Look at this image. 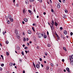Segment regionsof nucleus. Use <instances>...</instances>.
Wrapping results in <instances>:
<instances>
[{"label":"nucleus","mask_w":73,"mask_h":73,"mask_svg":"<svg viewBox=\"0 0 73 73\" xmlns=\"http://www.w3.org/2000/svg\"><path fill=\"white\" fill-rule=\"evenodd\" d=\"M23 14H25L26 13V11H25V9H23Z\"/></svg>","instance_id":"nucleus-8"},{"label":"nucleus","mask_w":73,"mask_h":73,"mask_svg":"<svg viewBox=\"0 0 73 73\" xmlns=\"http://www.w3.org/2000/svg\"><path fill=\"white\" fill-rule=\"evenodd\" d=\"M62 62H64V61H65V60H64V59H62Z\"/></svg>","instance_id":"nucleus-44"},{"label":"nucleus","mask_w":73,"mask_h":73,"mask_svg":"<svg viewBox=\"0 0 73 73\" xmlns=\"http://www.w3.org/2000/svg\"><path fill=\"white\" fill-rule=\"evenodd\" d=\"M17 36L18 38L19 39L20 38V35L19 34H17Z\"/></svg>","instance_id":"nucleus-4"},{"label":"nucleus","mask_w":73,"mask_h":73,"mask_svg":"<svg viewBox=\"0 0 73 73\" xmlns=\"http://www.w3.org/2000/svg\"><path fill=\"white\" fill-rule=\"evenodd\" d=\"M1 57H2V58L3 60H4V58H3V55H1Z\"/></svg>","instance_id":"nucleus-30"},{"label":"nucleus","mask_w":73,"mask_h":73,"mask_svg":"<svg viewBox=\"0 0 73 73\" xmlns=\"http://www.w3.org/2000/svg\"><path fill=\"white\" fill-rule=\"evenodd\" d=\"M52 24H54V21H53V20H52Z\"/></svg>","instance_id":"nucleus-45"},{"label":"nucleus","mask_w":73,"mask_h":73,"mask_svg":"<svg viewBox=\"0 0 73 73\" xmlns=\"http://www.w3.org/2000/svg\"><path fill=\"white\" fill-rule=\"evenodd\" d=\"M43 14L44 15H46V13L45 12L43 13Z\"/></svg>","instance_id":"nucleus-57"},{"label":"nucleus","mask_w":73,"mask_h":73,"mask_svg":"<svg viewBox=\"0 0 73 73\" xmlns=\"http://www.w3.org/2000/svg\"><path fill=\"white\" fill-rule=\"evenodd\" d=\"M41 66L42 68L44 67V65H42V64H41Z\"/></svg>","instance_id":"nucleus-47"},{"label":"nucleus","mask_w":73,"mask_h":73,"mask_svg":"<svg viewBox=\"0 0 73 73\" xmlns=\"http://www.w3.org/2000/svg\"><path fill=\"white\" fill-rule=\"evenodd\" d=\"M50 2L51 3H52V1H51V0H50Z\"/></svg>","instance_id":"nucleus-58"},{"label":"nucleus","mask_w":73,"mask_h":73,"mask_svg":"<svg viewBox=\"0 0 73 73\" xmlns=\"http://www.w3.org/2000/svg\"><path fill=\"white\" fill-rule=\"evenodd\" d=\"M70 62V64L71 65H73V61H71Z\"/></svg>","instance_id":"nucleus-25"},{"label":"nucleus","mask_w":73,"mask_h":73,"mask_svg":"<svg viewBox=\"0 0 73 73\" xmlns=\"http://www.w3.org/2000/svg\"><path fill=\"white\" fill-rule=\"evenodd\" d=\"M25 3L26 4H29V2H28V0H26L25 1Z\"/></svg>","instance_id":"nucleus-10"},{"label":"nucleus","mask_w":73,"mask_h":73,"mask_svg":"<svg viewBox=\"0 0 73 73\" xmlns=\"http://www.w3.org/2000/svg\"><path fill=\"white\" fill-rule=\"evenodd\" d=\"M32 29L33 31H34V32H35V29H34V27H32Z\"/></svg>","instance_id":"nucleus-28"},{"label":"nucleus","mask_w":73,"mask_h":73,"mask_svg":"<svg viewBox=\"0 0 73 73\" xmlns=\"http://www.w3.org/2000/svg\"><path fill=\"white\" fill-rule=\"evenodd\" d=\"M66 69L68 72H70V70H69V68L67 67L66 68Z\"/></svg>","instance_id":"nucleus-7"},{"label":"nucleus","mask_w":73,"mask_h":73,"mask_svg":"<svg viewBox=\"0 0 73 73\" xmlns=\"http://www.w3.org/2000/svg\"><path fill=\"white\" fill-rule=\"evenodd\" d=\"M54 24L56 26V27L58 25V23H57L56 21H55L54 22Z\"/></svg>","instance_id":"nucleus-11"},{"label":"nucleus","mask_w":73,"mask_h":73,"mask_svg":"<svg viewBox=\"0 0 73 73\" xmlns=\"http://www.w3.org/2000/svg\"><path fill=\"white\" fill-rule=\"evenodd\" d=\"M23 73H25V72L24 70H23Z\"/></svg>","instance_id":"nucleus-64"},{"label":"nucleus","mask_w":73,"mask_h":73,"mask_svg":"<svg viewBox=\"0 0 73 73\" xmlns=\"http://www.w3.org/2000/svg\"><path fill=\"white\" fill-rule=\"evenodd\" d=\"M25 52L26 53V54H27V50H25Z\"/></svg>","instance_id":"nucleus-63"},{"label":"nucleus","mask_w":73,"mask_h":73,"mask_svg":"<svg viewBox=\"0 0 73 73\" xmlns=\"http://www.w3.org/2000/svg\"><path fill=\"white\" fill-rule=\"evenodd\" d=\"M50 71H53V68H50Z\"/></svg>","instance_id":"nucleus-27"},{"label":"nucleus","mask_w":73,"mask_h":73,"mask_svg":"<svg viewBox=\"0 0 73 73\" xmlns=\"http://www.w3.org/2000/svg\"><path fill=\"white\" fill-rule=\"evenodd\" d=\"M6 55L7 56H9V53L8 52L6 53Z\"/></svg>","instance_id":"nucleus-42"},{"label":"nucleus","mask_w":73,"mask_h":73,"mask_svg":"<svg viewBox=\"0 0 73 73\" xmlns=\"http://www.w3.org/2000/svg\"><path fill=\"white\" fill-rule=\"evenodd\" d=\"M28 12H29V13H30L31 15H33V13H32V11H31V10H29Z\"/></svg>","instance_id":"nucleus-3"},{"label":"nucleus","mask_w":73,"mask_h":73,"mask_svg":"<svg viewBox=\"0 0 73 73\" xmlns=\"http://www.w3.org/2000/svg\"><path fill=\"white\" fill-rule=\"evenodd\" d=\"M47 46L48 47H50V46H51V45L50 44H47Z\"/></svg>","instance_id":"nucleus-20"},{"label":"nucleus","mask_w":73,"mask_h":73,"mask_svg":"<svg viewBox=\"0 0 73 73\" xmlns=\"http://www.w3.org/2000/svg\"><path fill=\"white\" fill-rule=\"evenodd\" d=\"M54 23L53 24L52 23H50V27L52 30H53L54 29Z\"/></svg>","instance_id":"nucleus-1"},{"label":"nucleus","mask_w":73,"mask_h":73,"mask_svg":"<svg viewBox=\"0 0 73 73\" xmlns=\"http://www.w3.org/2000/svg\"><path fill=\"white\" fill-rule=\"evenodd\" d=\"M57 7L58 9H60V4L59 3L58 5H57Z\"/></svg>","instance_id":"nucleus-12"},{"label":"nucleus","mask_w":73,"mask_h":73,"mask_svg":"<svg viewBox=\"0 0 73 73\" xmlns=\"http://www.w3.org/2000/svg\"><path fill=\"white\" fill-rule=\"evenodd\" d=\"M60 29L61 30H62V29H63V28H62V27H60Z\"/></svg>","instance_id":"nucleus-41"},{"label":"nucleus","mask_w":73,"mask_h":73,"mask_svg":"<svg viewBox=\"0 0 73 73\" xmlns=\"http://www.w3.org/2000/svg\"><path fill=\"white\" fill-rule=\"evenodd\" d=\"M65 2H66L65 0H63V3H65Z\"/></svg>","instance_id":"nucleus-38"},{"label":"nucleus","mask_w":73,"mask_h":73,"mask_svg":"<svg viewBox=\"0 0 73 73\" xmlns=\"http://www.w3.org/2000/svg\"><path fill=\"white\" fill-rule=\"evenodd\" d=\"M16 7H19V4H18V3H17V4H16Z\"/></svg>","instance_id":"nucleus-29"},{"label":"nucleus","mask_w":73,"mask_h":73,"mask_svg":"<svg viewBox=\"0 0 73 73\" xmlns=\"http://www.w3.org/2000/svg\"><path fill=\"white\" fill-rule=\"evenodd\" d=\"M3 69L1 67H0V70H2Z\"/></svg>","instance_id":"nucleus-49"},{"label":"nucleus","mask_w":73,"mask_h":73,"mask_svg":"<svg viewBox=\"0 0 73 73\" xmlns=\"http://www.w3.org/2000/svg\"><path fill=\"white\" fill-rule=\"evenodd\" d=\"M23 35H25V33H24V32H23Z\"/></svg>","instance_id":"nucleus-55"},{"label":"nucleus","mask_w":73,"mask_h":73,"mask_svg":"<svg viewBox=\"0 0 73 73\" xmlns=\"http://www.w3.org/2000/svg\"><path fill=\"white\" fill-rule=\"evenodd\" d=\"M4 66V64H1V66L3 67Z\"/></svg>","instance_id":"nucleus-33"},{"label":"nucleus","mask_w":73,"mask_h":73,"mask_svg":"<svg viewBox=\"0 0 73 73\" xmlns=\"http://www.w3.org/2000/svg\"><path fill=\"white\" fill-rule=\"evenodd\" d=\"M64 72H66V70H65V69H64Z\"/></svg>","instance_id":"nucleus-62"},{"label":"nucleus","mask_w":73,"mask_h":73,"mask_svg":"<svg viewBox=\"0 0 73 73\" xmlns=\"http://www.w3.org/2000/svg\"><path fill=\"white\" fill-rule=\"evenodd\" d=\"M25 49H28V47L25 46Z\"/></svg>","instance_id":"nucleus-43"},{"label":"nucleus","mask_w":73,"mask_h":73,"mask_svg":"<svg viewBox=\"0 0 73 73\" xmlns=\"http://www.w3.org/2000/svg\"><path fill=\"white\" fill-rule=\"evenodd\" d=\"M44 64H46V61H44Z\"/></svg>","instance_id":"nucleus-59"},{"label":"nucleus","mask_w":73,"mask_h":73,"mask_svg":"<svg viewBox=\"0 0 73 73\" xmlns=\"http://www.w3.org/2000/svg\"><path fill=\"white\" fill-rule=\"evenodd\" d=\"M11 17V15H8V17Z\"/></svg>","instance_id":"nucleus-48"},{"label":"nucleus","mask_w":73,"mask_h":73,"mask_svg":"<svg viewBox=\"0 0 73 73\" xmlns=\"http://www.w3.org/2000/svg\"><path fill=\"white\" fill-rule=\"evenodd\" d=\"M10 20L11 22H13V18H12L11 19H10Z\"/></svg>","instance_id":"nucleus-24"},{"label":"nucleus","mask_w":73,"mask_h":73,"mask_svg":"<svg viewBox=\"0 0 73 73\" xmlns=\"http://www.w3.org/2000/svg\"><path fill=\"white\" fill-rule=\"evenodd\" d=\"M42 0H40V3H42Z\"/></svg>","instance_id":"nucleus-51"},{"label":"nucleus","mask_w":73,"mask_h":73,"mask_svg":"<svg viewBox=\"0 0 73 73\" xmlns=\"http://www.w3.org/2000/svg\"><path fill=\"white\" fill-rule=\"evenodd\" d=\"M6 44H8V43H9V42L8 40H6Z\"/></svg>","instance_id":"nucleus-35"},{"label":"nucleus","mask_w":73,"mask_h":73,"mask_svg":"<svg viewBox=\"0 0 73 73\" xmlns=\"http://www.w3.org/2000/svg\"><path fill=\"white\" fill-rule=\"evenodd\" d=\"M46 69L47 70H49V66H46Z\"/></svg>","instance_id":"nucleus-15"},{"label":"nucleus","mask_w":73,"mask_h":73,"mask_svg":"<svg viewBox=\"0 0 73 73\" xmlns=\"http://www.w3.org/2000/svg\"><path fill=\"white\" fill-rule=\"evenodd\" d=\"M44 54L45 56H47V55H48V54H47V53L46 52H45L44 53Z\"/></svg>","instance_id":"nucleus-37"},{"label":"nucleus","mask_w":73,"mask_h":73,"mask_svg":"<svg viewBox=\"0 0 73 73\" xmlns=\"http://www.w3.org/2000/svg\"><path fill=\"white\" fill-rule=\"evenodd\" d=\"M64 18H66V15L65 14H64Z\"/></svg>","instance_id":"nucleus-26"},{"label":"nucleus","mask_w":73,"mask_h":73,"mask_svg":"<svg viewBox=\"0 0 73 73\" xmlns=\"http://www.w3.org/2000/svg\"><path fill=\"white\" fill-rule=\"evenodd\" d=\"M50 65L52 67H53V66H54V64L52 63H50Z\"/></svg>","instance_id":"nucleus-23"},{"label":"nucleus","mask_w":73,"mask_h":73,"mask_svg":"<svg viewBox=\"0 0 73 73\" xmlns=\"http://www.w3.org/2000/svg\"><path fill=\"white\" fill-rule=\"evenodd\" d=\"M65 13H68V9H65Z\"/></svg>","instance_id":"nucleus-21"},{"label":"nucleus","mask_w":73,"mask_h":73,"mask_svg":"<svg viewBox=\"0 0 73 73\" xmlns=\"http://www.w3.org/2000/svg\"><path fill=\"white\" fill-rule=\"evenodd\" d=\"M15 33L17 35V34H18V31H17V29H16L15 31Z\"/></svg>","instance_id":"nucleus-13"},{"label":"nucleus","mask_w":73,"mask_h":73,"mask_svg":"<svg viewBox=\"0 0 73 73\" xmlns=\"http://www.w3.org/2000/svg\"><path fill=\"white\" fill-rule=\"evenodd\" d=\"M40 61H42V58H40Z\"/></svg>","instance_id":"nucleus-46"},{"label":"nucleus","mask_w":73,"mask_h":73,"mask_svg":"<svg viewBox=\"0 0 73 73\" xmlns=\"http://www.w3.org/2000/svg\"><path fill=\"white\" fill-rule=\"evenodd\" d=\"M22 24H25V23L24 22V21H22Z\"/></svg>","instance_id":"nucleus-52"},{"label":"nucleus","mask_w":73,"mask_h":73,"mask_svg":"<svg viewBox=\"0 0 73 73\" xmlns=\"http://www.w3.org/2000/svg\"><path fill=\"white\" fill-rule=\"evenodd\" d=\"M64 34L65 35H67V32L66 30H64Z\"/></svg>","instance_id":"nucleus-18"},{"label":"nucleus","mask_w":73,"mask_h":73,"mask_svg":"<svg viewBox=\"0 0 73 73\" xmlns=\"http://www.w3.org/2000/svg\"><path fill=\"white\" fill-rule=\"evenodd\" d=\"M41 33H38V37L39 38H41Z\"/></svg>","instance_id":"nucleus-14"},{"label":"nucleus","mask_w":73,"mask_h":73,"mask_svg":"<svg viewBox=\"0 0 73 73\" xmlns=\"http://www.w3.org/2000/svg\"><path fill=\"white\" fill-rule=\"evenodd\" d=\"M63 49L64 50H65V51H66H66H67V50H66V48H65L64 47H63Z\"/></svg>","instance_id":"nucleus-22"},{"label":"nucleus","mask_w":73,"mask_h":73,"mask_svg":"<svg viewBox=\"0 0 73 73\" xmlns=\"http://www.w3.org/2000/svg\"><path fill=\"white\" fill-rule=\"evenodd\" d=\"M3 35H5V32L3 31Z\"/></svg>","instance_id":"nucleus-54"},{"label":"nucleus","mask_w":73,"mask_h":73,"mask_svg":"<svg viewBox=\"0 0 73 73\" xmlns=\"http://www.w3.org/2000/svg\"><path fill=\"white\" fill-rule=\"evenodd\" d=\"M23 40L24 41H26V39L25 38H24L23 39Z\"/></svg>","instance_id":"nucleus-53"},{"label":"nucleus","mask_w":73,"mask_h":73,"mask_svg":"<svg viewBox=\"0 0 73 73\" xmlns=\"http://www.w3.org/2000/svg\"><path fill=\"white\" fill-rule=\"evenodd\" d=\"M47 34L48 35H49V32H48V31H47Z\"/></svg>","instance_id":"nucleus-61"},{"label":"nucleus","mask_w":73,"mask_h":73,"mask_svg":"<svg viewBox=\"0 0 73 73\" xmlns=\"http://www.w3.org/2000/svg\"><path fill=\"white\" fill-rule=\"evenodd\" d=\"M36 67L38 69H39L40 68V65H38V64H36Z\"/></svg>","instance_id":"nucleus-5"},{"label":"nucleus","mask_w":73,"mask_h":73,"mask_svg":"<svg viewBox=\"0 0 73 73\" xmlns=\"http://www.w3.org/2000/svg\"><path fill=\"white\" fill-rule=\"evenodd\" d=\"M7 23H8V24H10V21H7Z\"/></svg>","instance_id":"nucleus-32"},{"label":"nucleus","mask_w":73,"mask_h":73,"mask_svg":"<svg viewBox=\"0 0 73 73\" xmlns=\"http://www.w3.org/2000/svg\"><path fill=\"white\" fill-rule=\"evenodd\" d=\"M70 60V61H73V55H72L71 56H69Z\"/></svg>","instance_id":"nucleus-2"},{"label":"nucleus","mask_w":73,"mask_h":73,"mask_svg":"<svg viewBox=\"0 0 73 73\" xmlns=\"http://www.w3.org/2000/svg\"><path fill=\"white\" fill-rule=\"evenodd\" d=\"M22 54L23 55V56H24V53L23 52H21Z\"/></svg>","instance_id":"nucleus-34"},{"label":"nucleus","mask_w":73,"mask_h":73,"mask_svg":"<svg viewBox=\"0 0 73 73\" xmlns=\"http://www.w3.org/2000/svg\"><path fill=\"white\" fill-rule=\"evenodd\" d=\"M29 1H30V2H34V0H29Z\"/></svg>","instance_id":"nucleus-31"},{"label":"nucleus","mask_w":73,"mask_h":73,"mask_svg":"<svg viewBox=\"0 0 73 73\" xmlns=\"http://www.w3.org/2000/svg\"><path fill=\"white\" fill-rule=\"evenodd\" d=\"M43 36V37L44 38H46L47 36H46V35L44 34V35Z\"/></svg>","instance_id":"nucleus-17"},{"label":"nucleus","mask_w":73,"mask_h":73,"mask_svg":"<svg viewBox=\"0 0 73 73\" xmlns=\"http://www.w3.org/2000/svg\"><path fill=\"white\" fill-rule=\"evenodd\" d=\"M51 12H52V13H53V12H54V11H53V9H51Z\"/></svg>","instance_id":"nucleus-39"},{"label":"nucleus","mask_w":73,"mask_h":73,"mask_svg":"<svg viewBox=\"0 0 73 73\" xmlns=\"http://www.w3.org/2000/svg\"><path fill=\"white\" fill-rule=\"evenodd\" d=\"M10 65L11 66H12L13 65V63H11L10 64Z\"/></svg>","instance_id":"nucleus-36"},{"label":"nucleus","mask_w":73,"mask_h":73,"mask_svg":"<svg viewBox=\"0 0 73 73\" xmlns=\"http://www.w3.org/2000/svg\"><path fill=\"white\" fill-rule=\"evenodd\" d=\"M70 35L71 36H72V35H73V33H72V32H71L70 33Z\"/></svg>","instance_id":"nucleus-40"},{"label":"nucleus","mask_w":73,"mask_h":73,"mask_svg":"<svg viewBox=\"0 0 73 73\" xmlns=\"http://www.w3.org/2000/svg\"><path fill=\"white\" fill-rule=\"evenodd\" d=\"M8 18L9 19H11L12 18V17L11 16V17H8Z\"/></svg>","instance_id":"nucleus-56"},{"label":"nucleus","mask_w":73,"mask_h":73,"mask_svg":"<svg viewBox=\"0 0 73 73\" xmlns=\"http://www.w3.org/2000/svg\"><path fill=\"white\" fill-rule=\"evenodd\" d=\"M26 40H27V41H28V40H29V38H26Z\"/></svg>","instance_id":"nucleus-50"},{"label":"nucleus","mask_w":73,"mask_h":73,"mask_svg":"<svg viewBox=\"0 0 73 73\" xmlns=\"http://www.w3.org/2000/svg\"><path fill=\"white\" fill-rule=\"evenodd\" d=\"M23 20L24 21H25V22H27L28 21V20L26 18H25L23 19Z\"/></svg>","instance_id":"nucleus-6"},{"label":"nucleus","mask_w":73,"mask_h":73,"mask_svg":"<svg viewBox=\"0 0 73 73\" xmlns=\"http://www.w3.org/2000/svg\"><path fill=\"white\" fill-rule=\"evenodd\" d=\"M28 33L29 34H31L32 33V32L30 30L28 31Z\"/></svg>","instance_id":"nucleus-9"},{"label":"nucleus","mask_w":73,"mask_h":73,"mask_svg":"<svg viewBox=\"0 0 73 73\" xmlns=\"http://www.w3.org/2000/svg\"><path fill=\"white\" fill-rule=\"evenodd\" d=\"M17 50H20V46H17Z\"/></svg>","instance_id":"nucleus-16"},{"label":"nucleus","mask_w":73,"mask_h":73,"mask_svg":"<svg viewBox=\"0 0 73 73\" xmlns=\"http://www.w3.org/2000/svg\"><path fill=\"white\" fill-rule=\"evenodd\" d=\"M56 37H57V40H60V38H59V36H58V35H56Z\"/></svg>","instance_id":"nucleus-19"},{"label":"nucleus","mask_w":73,"mask_h":73,"mask_svg":"<svg viewBox=\"0 0 73 73\" xmlns=\"http://www.w3.org/2000/svg\"><path fill=\"white\" fill-rule=\"evenodd\" d=\"M41 36H42V37H43V34L42 33L41 34Z\"/></svg>","instance_id":"nucleus-60"}]
</instances>
